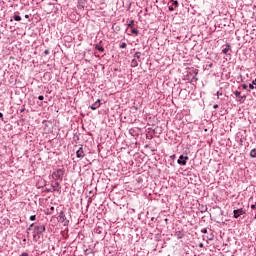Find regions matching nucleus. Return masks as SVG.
<instances>
[{
	"label": "nucleus",
	"mask_w": 256,
	"mask_h": 256,
	"mask_svg": "<svg viewBox=\"0 0 256 256\" xmlns=\"http://www.w3.org/2000/svg\"><path fill=\"white\" fill-rule=\"evenodd\" d=\"M193 79H195V81H197V80H198V79H197V77H195V76L193 77Z\"/></svg>",
	"instance_id": "38"
},
{
	"label": "nucleus",
	"mask_w": 256,
	"mask_h": 256,
	"mask_svg": "<svg viewBox=\"0 0 256 256\" xmlns=\"http://www.w3.org/2000/svg\"><path fill=\"white\" fill-rule=\"evenodd\" d=\"M139 65V63L137 62L136 59H132L131 61V67H137Z\"/></svg>",
	"instance_id": "16"
},
{
	"label": "nucleus",
	"mask_w": 256,
	"mask_h": 256,
	"mask_svg": "<svg viewBox=\"0 0 256 256\" xmlns=\"http://www.w3.org/2000/svg\"><path fill=\"white\" fill-rule=\"evenodd\" d=\"M198 247H200V249H203V247H204L203 243H200V244L198 245Z\"/></svg>",
	"instance_id": "32"
},
{
	"label": "nucleus",
	"mask_w": 256,
	"mask_h": 256,
	"mask_svg": "<svg viewBox=\"0 0 256 256\" xmlns=\"http://www.w3.org/2000/svg\"><path fill=\"white\" fill-rule=\"evenodd\" d=\"M134 57H136V59H141V52H136Z\"/></svg>",
	"instance_id": "21"
},
{
	"label": "nucleus",
	"mask_w": 256,
	"mask_h": 256,
	"mask_svg": "<svg viewBox=\"0 0 256 256\" xmlns=\"http://www.w3.org/2000/svg\"><path fill=\"white\" fill-rule=\"evenodd\" d=\"M38 99H39V101H43V99H45V97L43 95H40V96H38Z\"/></svg>",
	"instance_id": "25"
},
{
	"label": "nucleus",
	"mask_w": 256,
	"mask_h": 256,
	"mask_svg": "<svg viewBox=\"0 0 256 256\" xmlns=\"http://www.w3.org/2000/svg\"><path fill=\"white\" fill-rule=\"evenodd\" d=\"M50 211H52V212L55 211V207H54V206H51V207H50Z\"/></svg>",
	"instance_id": "34"
},
{
	"label": "nucleus",
	"mask_w": 256,
	"mask_h": 256,
	"mask_svg": "<svg viewBox=\"0 0 256 256\" xmlns=\"http://www.w3.org/2000/svg\"><path fill=\"white\" fill-rule=\"evenodd\" d=\"M168 9L169 11H175V8H173V6H169Z\"/></svg>",
	"instance_id": "28"
},
{
	"label": "nucleus",
	"mask_w": 256,
	"mask_h": 256,
	"mask_svg": "<svg viewBox=\"0 0 256 256\" xmlns=\"http://www.w3.org/2000/svg\"><path fill=\"white\" fill-rule=\"evenodd\" d=\"M0 119L3 121V114L0 112Z\"/></svg>",
	"instance_id": "35"
},
{
	"label": "nucleus",
	"mask_w": 256,
	"mask_h": 256,
	"mask_svg": "<svg viewBox=\"0 0 256 256\" xmlns=\"http://www.w3.org/2000/svg\"><path fill=\"white\" fill-rule=\"evenodd\" d=\"M175 237H177V239H183V237H185V234L181 231H177L175 233Z\"/></svg>",
	"instance_id": "12"
},
{
	"label": "nucleus",
	"mask_w": 256,
	"mask_h": 256,
	"mask_svg": "<svg viewBox=\"0 0 256 256\" xmlns=\"http://www.w3.org/2000/svg\"><path fill=\"white\" fill-rule=\"evenodd\" d=\"M51 187L53 188V191H60L61 190V183L54 182L51 184Z\"/></svg>",
	"instance_id": "10"
},
{
	"label": "nucleus",
	"mask_w": 256,
	"mask_h": 256,
	"mask_svg": "<svg viewBox=\"0 0 256 256\" xmlns=\"http://www.w3.org/2000/svg\"><path fill=\"white\" fill-rule=\"evenodd\" d=\"M35 219H37V215L30 216V221H35Z\"/></svg>",
	"instance_id": "23"
},
{
	"label": "nucleus",
	"mask_w": 256,
	"mask_h": 256,
	"mask_svg": "<svg viewBox=\"0 0 256 256\" xmlns=\"http://www.w3.org/2000/svg\"><path fill=\"white\" fill-rule=\"evenodd\" d=\"M201 233H207V228H203V229H201Z\"/></svg>",
	"instance_id": "26"
},
{
	"label": "nucleus",
	"mask_w": 256,
	"mask_h": 256,
	"mask_svg": "<svg viewBox=\"0 0 256 256\" xmlns=\"http://www.w3.org/2000/svg\"><path fill=\"white\" fill-rule=\"evenodd\" d=\"M46 228H45V224H37L34 226V230H33V239H38L41 237V235H43V233H45Z\"/></svg>",
	"instance_id": "1"
},
{
	"label": "nucleus",
	"mask_w": 256,
	"mask_h": 256,
	"mask_svg": "<svg viewBox=\"0 0 256 256\" xmlns=\"http://www.w3.org/2000/svg\"><path fill=\"white\" fill-rule=\"evenodd\" d=\"M250 209H253V210L256 211V202H255V204H252V205L250 206Z\"/></svg>",
	"instance_id": "24"
},
{
	"label": "nucleus",
	"mask_w": 256,
	"mask_h": 256,
	"mask_svg": "<svg viewBox=\"0 0 256 256\" xmlns=\"http://www.w3.org/2000/svg\"><path fill=\"white\" fill-rule=\"evenodd\" d=\"M13 19H14V21H21V16L14 15Z\"/></svg>",
	"instance_id": "20"
},
{
	"label": "nucleus",
	"mask_w": 256,
	"mask_h": 256,
	"mask_svg": "<svg viewBox=\"0 0 256 256\" xmlns=\"http://www.w3.org/2000/svg\"><path fill=\"white\" fill-rule=\"evenodd\" d=\"M216 95H217V99H219V95H220L219 92H217Z\"/></svg>",
	"instance_id": "37"
},
{
	"label": "nucleus",
	"mask_w": 256,
	"mask_h": 256,
	"mask_svg": "<svg viewBox=\"0 0 256 256\" xmlns=\"http://www.w3.org/2000/svg\"><path fill=\"white\" fill-rule=\"evenodd\" d=\"M22 243H23V245H26V243H27V238H23Z\"/></svg>",
	"instance_id": "27"
},
{
	"label": "nucleus",
	"mask_w": 256,
	"mask_h": 256,
	"mask_svg": "<svg viewBox=\"0 0 256 256\" xmlns=\"http://www.w3.org/2000/svg\"><path fill=\"white\" fill-rule=\"evenodd\" d=\"M33 227H35V223L30 224V226L27 228L26 233L29 234V231H31V229H33Z\"/></svg>",
	"instance_id": "17"
},
{
	"label": "nucleus",
	"mask_w": 256,
	"mask_h": 256,
	"mask_svg": "<svg viewBox=\"0 0 256 256\" xmlns=\"http://www.w3.org/2000/svg\"><path fill=\"white\" fill-rule=\"evenodd\" d=\"M99 107H101V99L96 100L95 103H93L90 106V109H92V111H97V109H99Z\"/></svg>",
	"instance_id": "8"
},
{
	"label": "nucleus",
	"mask_w": 256,
	"mask_h": 256,
	"mask_svg": "<svg viewBox=\"0 0 256 256\" xmlns=\"http://www.w3.org/2000/svg\"><path fill=\"white\" fill-rule=\"evenodd\" d=\"M65 175V168H57L53 171L51 177L54 181H63V176Z\"/></svg>",
	"instance_id": "2"
},
{
	"label": "nucleus",
	"mask_w": 256,
	"mask_h": 256,
	"mask_svg": "<svg viewBox=\"0 0 256 256\" xmlns=\"http://www.w3.org/2000/svg\"><path fill=\"white\" fill-rule=\"evenodd\" d=\"M213 109H219V105H218V104H215V105L213 106Z\"/></svg>",
	"instance_id": "30"
},
{
	"label": "nucleus",
	"mask_w": 256,
	"mask_h": 256,
	"mask_svg": "<svg viewBox=\"0 0 256 256\" xmlns=\"http://www.w3.org/2000/svg\"><path fill=\"white\" fill-rule=\"evenodd\" d=\"M234 95H235V97H239V101H243V100L247 99V96L246 95L241 96V92H239V91H234Z\"/></svg>",
	"instance_id": "11"
},
{
	"label": "nucleus",
	"mask_w": 256,
	"mask_h": 256,
	"mask_svg": "<svg viewBox=\"0 0 256 256\" xmlns=\"http://www.w3.org/2000/svg\"><path fill=\"white\" fill-rule=\"evenodd\" d=\"M76 157L78 159H83L85 157V150H83V146H81L77 151H76Z\"/></svg>",
	"instance_id": "7"
},
{
	"label": "nucleus",
	"mask_w": 256,
	"mask_h": 256,
	"mask_svg": "<svg viewBox=\"0 0 256 256\" xmlns=\"http://www.w3.org/2000/svg\"><path fill=\"white\" fill-rule=\"evenodd\" d=\"M247 212L243 208L235 209L233 210V218L234 219H239L241 215H245Z\"/></svg>",
	"instance_id": "4"
},
{
	"label": "nucleus",
	"mask_w": 256,
	"mask_h": 256,
	"mask_svg": "<svg viewBox=\"0 0 256 256\" xmlns=\"http://www.w3.org/2000/svg\"><path fill=\"white\" fill-rule=\"evenodd\" d=\"M222 53L224 55H226V61H227V59H231V53H233L231 44L226 43V44L222 45Z\"/></svg>",
	"instance_id": "3"
},
{
	"label": "nucleus",
	"mask_w": 256,
	"mask_h": 256,
	"mask_svg": "<svg viewBox=\"0 0 256 256\" xmlns=\"http://www.w3.org/2000/svg\"><path fill=\"white\" fill-rule=\"evenodd\" d=\"M242 89H244V90L247 89V84H243Z\"/></svg>",
	"instance_id": "31"
},
{
	"label": "nucleus",
	"mask_w": 256,
	"mask_h": 256,
	"mask_svg": "<svg viewBox=\"0 0 256 256\" xmlns=\"http://www.w3.org/2000/svg\"><path fill=\"white\" fill-rule=\"evenodd\" d=\"M20 256H29V253L23 252Z\"/></svg>",
	"instance_id": "29"
},
{
	"label": "nucleus",
	"mask_w": 256,
	"mask_h": 256,
	"mask_svg": "<svg viewBox=\"0 0 256 256\" xmlns=\"http://www.w3.org/2000/svg\"><path fill=\"white\" fill-rule=\"evenodd\" d=\"M128 35H139V30H137V28H131V33Z\"/></svg>",
	"instance_id": "13"
},
{
	"label": "nucleus",
	"mask_w": 256,
	"mask_h": 256,
	"mask_svg": "<svg viewBox=\"0 0 256 256\" xmlns=\"http://www.w3.org/2000/svg\"><path fill=\"white\" fill-rule=\"evenodd\" d=\"M250 157H251L252 159H256V148H254V149H252V150L250 151Z\"/></svg>",
	"instance_id": "14"
},
{
	"label": "nucleus",
	"mask_w": 256,
	"mask_h": 256,
	"mask_svg": "<svg viewBox=\"0 0 256 256\" xmlns=\"http://www.w3.org/2000/svg\"><path fill=\"white\" fill-rule=\"evenodd\" d=\"M44 55H49V50H45Z\"/></svg>",
	"instance_id": "33"
},
{
	"label": "nucleus",
	"mask_w": 256,
	"mask_h": 256,
	"mask_svg": "<svg viewBox=\"0 0 256 256\" xmlns=\"http://www.w3.org/2000/svg\"><path fill=\"white\" fill-rule=\"evenodd\" d=\"M59 221L64 225V227H67V225H69V220L67 219V216H65V212L61 211L59 213Z\"/></svg>",
	"instance_id": "5"
},
{
	"label": "nucleus",
	"mask_w": 256,
	"mask_h": 256,
	"mask_svg": "<svg viewBox=\"0 0 256 256\" xmlns=\"http://www.w3.org/2000/svg\"><path fill=\"white\" fill-rule=\"evenodd\" d=\"M249 89H256V78L252 81V84H249Z\"/></svg>",
	"instance_id": "15"
},
{
	"label": "nucleus",
	"mask_w": 256,
	"mask_h": 256,
	"mask_svg": "<svg viewBox=\"0 0 256 256\" xmlns=\"http://www.w3.org/2000/svg\"><path fill=\"white\" fill-rule=\"evenodd\" d=\"M25 19H29V15L26 14V15H25Z\"/></svg>",
	"instance_id": "36"
},
{
	"label": "nucleus",
	"mask_w": 256,
	"mask_h": 256,
	"mask_svg": "<svg viewBox=\"0 0 256 256\" xmlns=\"http://www.w3.org/2000/svg\"><path fill=\"white\" fill-rule=\"evenodd\" d=\"M187 161H189V156H183V155H180L179 156V159L177 160V163L178 165H187Z\"/></svg>",
	"instance_id": "6"
},
{
	"label": "nucleus",
	"mask_w": 256,
	"mask_h": 256,
	"mask_svg": "<svg viewBox=\"0 0 256 256\" xmlns=\"http://www.w3.org/2000/svg\"><path fill=\"white\" fill-rule=\"evenodd\" d=\"M134 23H135L134 20H130V22H129V24H128V28L133 29Z\"/></svg>",
	"instance_id": "18"
},
{
	"label": "nucleus",
	"mask_w": 256,
	"mask_h": 256,
	"mask_svg": "<svg viewBox=\"0 0 256 256\" xmlns=\"http://www.w3.org/2000/svg\"><path fill=\"white\" fill-rule=\"evenodd\" d=\"M102 43H103V41H100L98 44L95 45L96 51H99L100 53L105 52V48L103 47V45H101Z\"/></svg>",
	"instance_id": "9"
},
{
	"label": "nucleus",
	"mask_w": 256,
	"mask_h": 256,
	"mask_svg": "<svg viewBox=\"0 0 256 256\" xmlns=\"http://www.w3.org/2000/svg\"><path fill=\"white\" fill-rule=\"evenodd\" d=\"M120 49H127V43H125V42L121 43Z\"/></svg>",
	"instance_id": "19"
},
{
	"label": "nucleus",
	"mask_w": 256,
	"mask_h": 256,
	"mask_svg": "<svg viewBox=\"0 0 256 256\" xmlns=\"http://www.w3.org/2000/svg\"><path fill=\"white\" fill-rule=\"evenodd\" d=\"M171 2H172L173 5H175L176 7H179V1H177V0H171Z\"/></svg>",
	"instance_id": "22"
}]
</instances>
